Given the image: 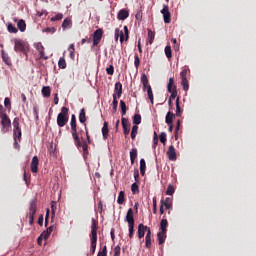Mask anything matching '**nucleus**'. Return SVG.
<instances>
[{"mask_svg":"<svg viewBox=\"0 0 256 256\" xmlns=\"http://www.w3.org/2000/svg\"><path fill=\"white\" fill-rule=\"evenodd\" d=\"M97 229H99V222L92 219V225H91V234H90V251L92 255H95V251L97 250Z\"/></svg>","mask_w":256,"mask_h":256,"instance_id":"nucleus-1","label":"nucleus"},{"mask_svg":"<svg viewBox=\"0 0 256 256\" xmlns=\"http://www.w3.org/2000/svg\"><path fill=\"white\" fill-rule=\"evenodd\" d=\"M71 133L72 137L75 141L76 147H81V140L79 139V135L77 134V118L75 117V114L71 116Z\"/></svg>","mask_w":256,"mask_h":256,"instance_id":"nucleus-2","label":"nucleus"},{"mask_svg":"<svg viewBox=\"0 0 256 256\" xmlns=\"http://www.w3.org/2000/svg\"><path fill=\"white\" fill-rule=\"evenodd\" d=\"M167 91L171 93L169 100H168V105L171 107V103L173 99H176L177 97V86H175V78H169V82L167 85Z\"/></svg>","mask_w":256,"mask_h":256,"instance_id":"nucleus-3","label":"nucleus"},{"mask_svg":"<svg viewBox=\"0 0 256 256\" xmlns=\"http://www.w3.org/2000/svg\"><path fill=\"white\" fill-rule=\"evenodd\" d=\"M36 213H37V199H32L29 203V212H28L29 225H33L35 223Z\"/></svg>","mask_w":256,"mask_h":256,"instance_id":"nucleus-4","label":"nucleus"},{"mask_svg":"<svg viewBox=\"0 0 256 256\" xmlns=\"http://www.w3.org/2000/svg\"><path fill=\"white\" fill-rule=\"evenodd\" d=\"M0 119H1V131L2 133H7L9 131V128L11 127V119L7 114H0Z\"/></svg>","mask_w":256,"mask_h":256,"instance_id":"nucleus-5","label":"nucleus"},{"mask_svg":"<svg viewBox=\"0 0 256 256\" xmlns=\"http://www.w3.org/2000/svg\"><path fill=\"white\" fill-rule=\"evenodd\" d=\"M26 47L27 44L23 40H14V51H16V53H25Z\"/></svg>","mask_w":256,"mask_h":256,"instance_id":"nucleus-6","label":"nucleus"},{"mask_svg":"<svg viewBox=\"0 0 256 256\" xmlns=\"http://www.w3.org/2000/svg\"><path fill=\"white\" fill-rule=\"evenodd\" d=\"M101 39H103V29L99 28L93 33V46L97 47Z\"/></svg>","mask_w":256,"mask_h":256,"instance_id":"nucleus-7","label":"nucleus"},{"mask_svg":"<svg viewBox=\"0 0 256 256\" xmlns=\"http://www.w3.org/2000/svg\"><path fill=\"white\" fill-rule=\"evenodd\" d=\"M21 128L13 130V137H14V147L17 149L19 148V143H21Z\"/></svg>","mask_w":256,"mask_h":256,"instance_id":"nucleus-8","label":"nucleus"},{"mask_svg":"<svg viewBox=\"0 0 256 256\" xmlns=\"http://www.w3.org/2000/svg\"><path fill=\"white\" fill-rule=\"evenodd\" d=\"M161 13L163 14L164 23H171V12L168 5L163 6Z\"/></svg>","mask_w":256,"mask_h":256,"instance_id":"nucleus-9","label":"nucleus"},{"mask_svg":"<svg viewBox=\"0 0 256 256\" xmlns=\"http://www.w3.org/2000/svg\"><path fill=\"white\" fill-rule=\"evenodd\" d=\"M35 49L37 52H39L40 59H44L45 61L49 59V57L45 56V47H43V44L41 42H37L35 44Z\"/></svg>","mask_w":256,"mask_h":256,"instance_id":"nucleus-10","label":"nucleus"},{"mask_svg":"<svg viewBox=\"0 0 256 256\" xmlns=\"http://www.w3.org/2000/svg\"><path fill=\"white\" fill-rule=\"evenodd\" d=\"M57 124L58 127H65V106L61 108V112L58 114Z\"/></svg>","mask_w":256,"mask_h":256,"instance_id":"nucleus-11","label":"nucleus"},{"mask_svg":"<svg viewBox=\"0 0 256 256\" xmlns=\"http://www.w3.org/2000/svg\"><path fill=\"white\" fill-rule=\"evenodd\" d=\"M30 169L32 173H39V157L34 156L32 158Z\"/></svg>","mask_w":256,"mask_h":256,"instance_id":"nucleus-12","label":"nucleus"},{"mask_svg":"<svg viewBox=\"0 0 256 256\" xmlns=\"http://www.w3.org/2000/svg\"><path fill=\"white\" fill-rule=\"evenodd\" d=\"M149 227L145 226L143 223L138 225V239H143L145 237V232L149 233Z\"/></svg>","mask_w":256,"mask_h":256,"instance_id":"nucleus-13","label":"nucleus"},{"mask_svg":"<svg viewBox=\"0 0 256 256\" xmlns=\"http://www.w3.org/2000/svg\"><path fill=\"white\" fill-rule=\"evenodd\" d=\"M167 155L170 161H177V152L175 151V146H169Z\"/></svg>","mask_w":256,"mask_h":256,"instance_id":"nucleus-14","label":"nucleus"},{"mask_svg":"<svg viewBox=\"0 0 256 256\" xmlns=\"http://www.w3.org/2000/svg\"><path fill=\"white\" fill-rule=\"evenodd\" d=\"M121 121H122V127H123V131H124V135H129V133L131 131L129 129V127H131V124L129 123V120L125 117H122Z\"/></svg>","mask_w":256,"mask_h":256,"instance_id":"nucleus-15","label":"nucleus"},{"mask_svg":"<svg viewBox=\"0 0 256 256\" xmlns=\"http://www.w3.org/2000/svg\"><path fill=\"white\" fill-rule=\"evenodd\" d=\"M129 17V11L127 9H121L118 12L117 19L119 21H125Z\"/></svg>","mask_w":256,"mask_h":256,"instance_id":"nucleus-16","label":"nucleus"},{"mask_svg":"<svg viewBox=\"0 0 256 256\" xmlns=\"http://www.w3.org/2000/svg\"><path fill=\"white\" fill-rule=\"evenodd\" d=\"M114 95H116V97L118 99H120L121 95H123V84H121V82H117L115 84V93H114Z\"/></svg>","mask_w":256,"mask_h":256,"instance_id":"nucleus-17","label":"nucleus"},{"mask_svg":"<svg viewBox=\"0 0 256 256\" xmlns=\"http://www.w3.org/2000/svg\"><path fill=\"white\" fill-rule=\"evenodd\" d=\"M141 83L143 85V91H147L151 85H149V78H147L146 74L141 75Z\"/></svg>","mask_w":256,"mask_h":256,"instance_id":"nucleus-18","label":"nucleus"},{"mask_svg":"<svg viewBox=\"0 0 256 256\" xmlns=\"http://www.w3.org/2000/svg\"><path fill=\"white\" fill-rule=\"evenodd\" d=\"M126 221L128 224L135 223V218L133 217V208H129L126 214Z\"/></svg>","mask_w":256,"mask_h":256,"instance_id":"nucleus-19","label":"nucleus"},{"mask_svg":"<svg viewBox=\"0 0 256 256\" xmlns=\"http://www.w3.org/2000/svg\"><path fill=\"white\" fill-rule=\"evenodd\" d=\"M115 41H119L120 37V43H123L125 41V35L123 34V31H120L119 28L115 29Z\"/></svg>","mask_w":256,"mask_h":256,"instance_id":"nucleus-20","label":"nucleus"},{"mask_svg":"<svg viewBox=\"0 0 256 256\" xmlns=\"http://www.w3.org/2000/svg\"><path fill=\"white\" fill-rule=\"evenodd\" d=\"M102 136L103 139H107L109 137V123L104 122L102 127Z\"/></svg>","mask_w":256,"mask_h":256,"instance_id":"nucleus-21","label":"nucleus"},{"mask_svg":"<svg viewBox=\"0 0 256 256\" xmlns=\"http://www.w3.org/2000/svg\"><path fill=\"white\" fill-rule=\"evenodd\" d=\"M157 237L159 245H163L167 239V232H158Z\"/></svg>","mask_w":256,"mask_h":256,"instance_id":"nucleus-22","label":"nucleus"},{"mask_svg":"<svg viewBox=\"0 0 256 256\" xmlns=\"http://www.w3.org/2000/svg\"><path fill=\"white\" fill-rule=\"evenodd\" d=\"M169 226V222L167 219H162L160 222V232L167 233V227Z\"/></svg>","mask_w":256,"mask_h":256,"instance_id":"nucleus-23","label":"nucleus"},{"mask_svg":"<svg viewBox=\"0 0 256 256\" xmlns=\"http://www.w3.org/2000/svg\"><path fill=\"white\" fill-rule=\"evenodd\" d=\"M173 119H175V114H173V112H168L165 117V123L171 125L173 124Z\"/></svg>","mask_w":256,"mask_h":256,"instance_id":"nucleus-24","label":"nucleus"},{"mask_svg":"<svg viewBox=\"0 0 256 256\" xmlns=\"http://www.w3.org/2000/svg\"><path fill=\"white\" fill-rule=\"evenodd\" d=\"M146 249H151V229H148V233L145 236Z\"/></svg>","mask_w":256,"mask_h":256,"instance_id":"nucleus-25","label":"nucleus"},{"mask_svg":"<svg viewBox=\"0 0 256 256\" xmlns=\"http://www.w3.org/2000/svg\"><path fill=\"white\" fill-rule=\"evenodd\" d=\"M147 169V163L145 162V159L140 160V175L145 176V171Z\"/></svg>","mask_w":256,"mask_h":256,"instance_id":"nucleus-26","label":"nucleus"},{"mask_svg":"<svg viewBox=\"0 0 256 256\" xmlns=\"http://www.w3.org/2000/svg\"><path fill=\"white\" fill-rule=\"evenodd\" d=\"M135 159H137V148H133L130 151V161H131V165L135 164Z\"/></svg>","mask_w":256,"mask_h":256,"instance_id":"nucleus-27","label":"nucleus"},{"mask_svg":"<svg viewBox=\"0 0 256 256\" xmlns=\"http://www.w3.org/2000/svg\"><path fill=\"white\" fill-rule=\"evenodd\" d=\"M117 203H118V205H123L125 203V192L124 191L119 192Z\"/></svg>","mask_w":256,"mask_h":256,"instance_id":"nucleus-28","label":"nucleus"},{"mask_svg":"<svg viewBox=\"0 0 256 256\" xmlns=\"http://www.w3.org/2000/svg\"><path fill=\"white\" fill-rule=\"evenodd\" d=\"M17 27H18L19 31H21V33L25 32V29H27V24L25 23V20H20L17 23Z\"/></svg>","mask_w":256,"mask_h":256,"instance_id":"nucleus-29","label":"nucleus"},{"mask_svg":"<svg viewBox=\"0 0 256 256\" xmlns=\"http://www.w3.org/2000/svg\"><path fill=\"white\" fill-rule=\"evenodd\" d=\"M42 95L46 98L51 97V88L49 86H44L42 88Z\"/></svg>","mask_w":256,"mask_h":256,"instance_id":"nucleus-30","label":"nucleus"},{"mask_svg":"<svg viewBox=\"0 0 256 256\" xmlns=\"http://www.w3.org/2000/svg\"><path fill=\"white\" fill-rule=\"evenodd\" d=\"M79 121H80V123H85L87 121V117L85 115V108H82L80 110Z\"/></svg>","mask_w":256,"mask_h":256,"instance_id":"nucleus-31","label":"nucleus"},{"mask_svg":"<svg viewBox=\"0 0 256 256\" xmlns=\"http://www.w3.org/2000/svg\"><path fill=\"white\" fill-rule=\"evenodd\" d=\"M120 108L122 116L127 115V104H125V101L120 100Z\"/></svg>","mask_w":256,"mask_h":256,"instance_id":"nucleus-32","label":"nucleus"},{"mask_svg":"<svg viewBox=\"0 0 256 256\" xmlns=\"http://www.w3.org/2000/svg\"><path fill=\"white\" fill-rule=\"evenodd\" d=\"M183 113V110L181 109V106L179 105V97L176 99V117H181Z\"/></svg>","mask_w":256,"mask_h":256,"instance_id":"nucleus-33","label":"nucleus"},{"mask_svg":"<svg viewBox=\"0 0 256 256\" xmlns=\"http://www.w3.org/2000/svg\"><path fill=\"white\" fill-rule=\"evenodd\" d=\"M53 226H50L49 228H47L46 231H44L42 234L44 235V239L45 241H47V239H49V236L51 235V233H53Z\"/></svg>","mask_w":256,"mask_h":256,"instance_id":"nucleus-34","label":"nucleus"},{"mask_svg":"<svg viewBox=\"0 0 256 256\" xmlns=\"http://www.w3.org/2000/svg\"><path fill=\"white\" fill-rule=\"evenodd\" d=\"M68 51H69V57L70 59H75V45L74 44H71L69 47H68Z\"/></svg>","mask_w":256,"mask_h":256,"instance_id":"nucleus-35","label":"nucleus"},{"mask_svg":"<svg viewBox=\"0 0 256 256\" xmlns=\"http://www.w3.org/2000/svg\"><path fill=\"white\" fill-rule=\"evenodd\" d=\"M165 51V55L167 57V59H171V57H173V52L171 51V46L167 45L164 49Z\"/></svg>","mask_w":256,"mask_h":256,"instance_id":"nucleus-36","label":"nucleus"},{"mask_svg":"<svg viewBox=\"0 0 256 256\" xmlns=\"http://www.w3.org/2000/svg\"><path fill=\"white\" fill-rule=\"evenodd\" d=\"M129 238L133 239V233H135V223L128 224Z\"/></svg>","mask_w":256,"mask_h":256,"instance_id":"nucleus-37","label":"nucleus"},{"mask_svg":"<svg viewBox=\"0 0 256 256\" xmlns=\"http://www.w3.org/2000/svg\"><path fill=\"white\" fill-rule=\"evenodd\" d=\"M139 131V126L134 125L132 127V131H131V139L135 140V137H137V132Z\"/></svg>","mask_w":256,"mask_h":256,"instance_id":"nucleus-38","label":"nucleus"},{"mask_svg":"<svg viewBox=\"0 0 256 256\" xmlns=\"http://www.w3.org/2000/svg\"><path fill=\"white\" fill-rule=\"evenodd\" d=\"M2 59L6 65H11V58H9V55L5 54V51H2Z\"/></svg>","mask_w":256,"mask_h":256,"instance_id":"nucleus-39","label":"nucleus"},{"mask_svg":"<svg viewBox=\"0 0 256 256\" xmlns=\"http://www.w3.org/2000/svg\"><path fill=\"white\" fill-rule=\"evenodd\" d=\"M148 39H149V44L153 45V41H155V32L148 30Z\"/></svg>","mask_w":256,"mask_h":256,"instance_id":"nucleus-40","label":"nucleus"},{"mask_svg":"<svg viewBox=\"0 0 256 256\" xmlns=\"http://www.w3.org/2000/svg\"><path fill=\"white\" fill-rule=\"evenodd\" d=\"M117 94H113V102H112V105H113V111H117V107L119 105V101L117 100Z\"/></svg>","mask_w":256,"mask_h":256,"instance_id":"nucleus-41","label":"nucleus"},{"mask_svg":"<svg viewBox=\"0 0 256 256\" xmlns=\"http://www.w3.org/2000/svg\"><path fill=\"white\" fill-rule=\"evenodd\" d=\"M131 191L133 195H137V193H139V184H137V182L131 185Z\"/></svg>","mask_w":256,"mask_h":256,"instance_id":"nucleus-42","label":"nucleus"},{"mask_svg":"<svg viewBox=\"0 0 256 256\" xmlns=\"http://www.w3.org/2000/svg\"><path fill=\"white\" fill-rule=\"evenodd\" d=\"M134 125H141V114H135L133 117Z\"/></svg>","mask_w":256,"mask_h":256,"instance_id":"nucleus-43","label":"nucleus"},{"mask_svg":"<svg viewBox=\"0 0 256 256\" xmlns=\"http://www.w3.org/2000/svg\"><path fill=\"white\" fill-rule=\"evenodd\" d=\"M181 85H182L184 91H189V80H187V78L182 79Z\"/></svg>","mask_w":256,"mask_h":256,"instance_id":"nucleus-44","label":"nucleus"},{"mask_svg":"<svg viewBox=\"0 0 256 256\" xmlns=\"http://www.w3.org/2000/svg\"><path fill=\"white\" fill-rule=\"evenodd\" d=\"M147 94H148V98L151 102V104L153 105V89L150 87L146 88Z\"/></svg>","mask_w":256,"mask_h":256,"instance_id":"nucleus-45","label":"nucleus"},{"mask_svg":"<svg viewBox=\"0 0 256 256\" xmlns=\"http://www.w3.org/2000/svg\"><path fill=\"white\" fill-rule=\"evenodd\" d=\"M159 140H160V143H163V145H165V143H167V133L161 132L159 136Z\"/></svg>","mask_w":256,"mask_h":256,"instance_id":"nucleus-46","label":"nucleus"},{"mask_svg":"<svg viewBox=\"0 0 256 256\" xmlns=\"http://www.w3.org/2000/svg\"><path fill=\"white\" fill-rule=\"evenodd\" d=\"M179 129H181V120H177L175 129V139L179 138Z\"/></svg>","mask_w":256,"mask_h":256,"instance_id":"nucleus-47","label":"nucleus"},{"mask_svg":"<svg viewBox=\"0 0 256 256\" xmlns=\"http://www.w3.org/2000/svg\"><path fill=\"white\" fill-rule=\"evenodd\" d=\"M161 205H173V198L167 197L165 200H161Z\"/></svg>","mask_w":256,"mask_h":256,"instance_id":"nucleus-48","label":"nucleus"},{"mask_svg":"<svg viewBox=\"0 0 256 256\" xmlns=\"http://www.w3.org/2000/svg\"><path fill=\"white\" fill-rule=\"evenodd\" d=\"M141 64V60L139 59V55L134 56V66L136 69H139V65Z\"/></svg>","mask_w":256,"mask_h":256,"instance_id":"nucleus-49","label":"nucleus"},{"mask_svg":"<svg viewBox=\"0 0 256 256\" xmlns=\"http://www.w3.org/2000/svg\"><path fill=\"white\" fill-rule=\"evenodd\" d=\"M7 30L9 33H17L18 30L13 24H8Z\"/></svg>","mask_w":256,"mask_h":256,"instance_id":"nucleus-50","label":"nucleus"},{"mask_svg":"<svg viewBox=\"0 0 256 256\" xmlns=\"http://www.w3.org/2000/svg\"><path fill=\"white\" fill-rule=\"evenodd\" d=\"M12 125L14 127V130L21 129V127L19 126V117L14 118Z\"/></svg>","mask_w":256,"mask_h":256,"instance_id":"nucleus-51","label":"nucleus"},{"mask_svg":"<svg viewBox=\"0 0 256 256\" xmlns=\"http://www.w3.org/2000/svg\"><path fill=\"white\" fill-rule=\"evenodd\" d=\"M61 19H63V14H62V13H58V14H55V15L51 18V21H61Z\"/></svg>","mask_w":256,"mask_h":256,"instance_id":"nucleus-52","label":"nucleus"},{"mask_svg":"<svg viewBox=\"0 0 256 256\" xmlns=\"http://www.w3.org/2000/svg\"><path fill=\"white\" fill-rule=\"evenodd\" d=\"M152 202H153V213L154 215H157V197H153L152 199Z\"/></svg>","mask_w":256,"mask_h":256,"instance_id":"nucleus-53","label":"nucleus"},{"mask_svg":"<svg viewBox=\"0 0 256 256\" xmlns=\"http://www.w3.org/2000/svg\"><path fill=\"white\" fill-rule=\"evenodd\" d=\"M71 27H73V22L71 21V19L66 18L65 19V29H71Z\"/></svg>","mask_w":256,"mask_h":256,"instance_id":"nucleus-54","label":"nucleus"},{"mask_svg":"<svg viewBox=\"0 0 256 256\" xmlns=\"http://www.w3.org/2000/svg\"><path fill=\"white\" fill-rule=\"evenodd\" d=\"M175 193V188L173 185H169L167 190H166V195H173Z\"/></svg>","mask_w":256,"mask_h":256,"instance_id":"nucleus-55","label":"nucleus"},{"mask_svg":"<svg viewBox=\"0 0 256 256\" xmlns=\"http://www.w3.org/2000/svg\"><path fill=\"white\" fill-rule=\"evenodd\" d=\"M4 105H5L6 109L11 110V99H9L8 97H6V98L4 99Z\"/></svg>","mask_w":256,"mask_h":256,"instance_id":"nucleus-56","label":"nucleus"},{"mask_svg":"<svg viewBox=\"0 0 256 256\" xmlns=\"http://www.w3.org/2000/svg\"><path fill=\"white\" fill-rule=\"evenodd\" d=\"M107 75H113L115 73V67L113 65H110L108 68H106Z\"/></svg>","mask_w":256,"mask_h":256,"instance_id":"nucleus-57","label":"nucleus"},{"mask_svg":"<svg viewBox=\"0 0 256 256\" xmlns=\"http://www.w3.org/2000/svg\"><path fill=\"white\" fill-rule=\"evenodd\" d=\"M97 256H107V246H104L102 248V251H99L98 252V255Z\"/></svg>","mask_w":256,"mask_h":256,"instance_id":"nucleus-58","label":"nucleus"},{"mask_svg":"<svg viewBox=\"0 0 256 256\" xmlns=\"http://www.w3.org/2000/svg\"><path fill=\"white\" fill-rule=\"evenodd\" d=\"M121 255V246H116L114 248V256H120Z\"/></svg>","mask_w":256,"mask_h":256,"instance_id":"nucleus-59","label":"nucleus"},{"mask_svg":"<svg viewBox=\"0 0 256 256\" xmlns=\"http://www.w3.org/2000/svg\"><path fill=\"white\" fill-rule=\"evenodd\" d=\"M58 66L60 67V69H65V58H60Z\"/></svg>","mask_w":256,"mask_h":256,"instance_id":"nucleus-60","label":"nucleus"},{"mask_svg":"<svg viewBox=\"0 0 256 256\" xmlns=\"http://www.w3.org/2000/svg\"><path fill=\"white\" fill-rule=\"evenodd\" d=\"M187 73H188L187 69L182 70L180 73L181 79H187Z\"/></svg>","mask_w":256,"mask_h":256,"instance_id":"nucleus-61","label":"nucleus"},{"mask_svg":"<svg viewBox=\"0 0 256 256\" xmlns=\"http://www.w3.org/2000/svg\"><path fill=\"white\" fill-rule=\"evenodd\" d=\"M77 147H82L83 151H87L88 149L87 141H83V144H81L80 142V146H77Z\"/></svg>","mask_w":256,"mask_h":256,"instance_id":"nucleus-62","label":"nucleus"},{"mask_svg":"<svg viewBox=\"0 0 256 256\" xmlns=\"http://www.w3.org/2000/svg\"><path fill=\"white\" fill-rule=\"evenodd\" d=\"M43 239H45V235L41 234L37 239L38 245H41L43 243Z\"/></svg>","mask_w":256,"mask_h":256,"instance_id":"nucleus-63","label":"nucleus"},{"mask_svg":"<svg viewBox=\"0 0 256 256\" xmlns=\"http://www.w3.org/2000/svg\"><path fill=\"white\" fill-rule=\"evenodd\" d=\"M134 179H135L136 182L139 181V170L134 171Z\"/></svg>","mask_w":256,"mask_h":256,"instance_id":"nucleus-64","label":"nucleus"}]
</instances>
